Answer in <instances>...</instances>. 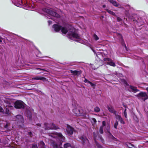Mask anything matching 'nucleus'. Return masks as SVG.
<instances>
[{"mask_svg":"<svg viewBox=\"0 0 148 148\" xmlns=\"http://www.w3.org/2000/svg\"><path fill=\"white\" fill-rule=\"evenodd\" d=\"M53 27L54 29V30L56 32H58L60 30L61 32L65 34L68 31L66 27H62L58 25H54L53 26Z\"/></svg>","mask_w":148,"mask_h":148,"instance_id":"nucleus-1","label":"nucleus"},{"mask_svg":"<svg viewBox=\"0 0 148 148\" xmlns=\"http://www.w3.org/2000/svg\"><path fill=\"white\" fill-rule=\"evenodd\" d=\"M136 96L144 101L148 99V96L147 93L143 92H140Z\"/></svg>","mask_w":148,"mask_h":148,"instance_id":"nucleus-2","label":"nucleus"},{"mask_svg":"<svg viewBox=\"0 0 148 148\" xmlns=\"http://www.w3.org/2000/svg\"><path fill=\"white\" fill-rule=\"evenodd\" d=\"M68 35L69 38L75 41H77V39H79V36L75 32H72L71 30L69 32Z\"/></svg>","mask_w":148,"mask_h":148,"instance_id":"nucleus-3","label":"nucleus"},{"mask_svg":"<svg viewBox=\"0 0 148 148\" xmlns=\"http://www.w3.org/2000/svg\"><path fill=\"white\" fill-rule=\"evenodd\" d=\"M44 12L47 13L51 15L58 18L60 17V15L55 12L48 9L45 8L43 10Z\"/></svg>","mask_w":148,"mask_h":148,"instance_id":"nucleus-4","label":"nucleus"},{"mask_svg":"<svg viewBox=\"0 0 148 148\" xmlns=\"http://www.w3.org/2000/svg\"><path fill=\"white\" fill-rule=\"evenodd\" d=\"M14 107L16 108H24L23 102L21 101H17L14 103Z\"/></svg>","mask_w":148,"mask_h":148,"instance_id":"nucleus-5","label":"nucleus"},{"mask_svg":"<svg viewBox=\"0 0 148 148\" xmlns=\"http://www.w3.org/2000/svg\"><path fill=\"white\" fill-rule=\"evenodd\" d=\"M49 136L53 138H56L57 136H59L60 140L62 141H63L65 139V137L60 133H56L55 134H50Z\"/></svg>","mask_w":148,"mask_h":148,"instance_id":"nucleus-6","label":"nucleus"},{"mask_svg":"<svg viewBox=\"0 0 148 148\" xmlns=\"http://www.w3.org/2000/svg\"><path fill=\"white\" fill-rule=\"evenodd\" d=\"M45 127V129L47 130L49 129H54L56 130L57 129V127L54 124H52L51 126H50V125L48 124L45 123L44 124Z\"/></svg>","mask_w":148,"mask_h":148,"instance_id":"nucleus-7","label":"nucleus"},{"mask_svg":"<svg viewBox=\"0 0 148 148\" xmlns=\"http://www.w3.org/2000/svg\"><path fill=\"white\" fill-rule=\"evenodd\" d=\"M3 101L5 103L6 106L8 107H12V104L11 101L8 98H5Z\"/></svg>","mask_w":148,"mask_h":148,"instance_id":"nucleus-8","label":"nucleus"},{"mask_svg":"<svg viewBox=\"0 0 148 148\" xmlns=\"http://www.w3.org/2000/svg\"><path fill=\"white\" fill-rule=\"evenodd\" d=\"M129 89H130L129 90L132 92L136 93L137 92L139 91V90L138 89L137 87L132 86H130Z\"/></svg>","mask_w":148,"mask_h":148,"instance_id":"nucleus-9","label":"nucleus"},{"mask_svg":"<svg viewBox=\"0 0 148 148\" xmlns=\"http://www.w3.org/2000/svg\"><path fill=\"white\" fill-rule=\"evenodd\" d=\"M73 111L75 115L77 116L80 115L82 114V111L77 108L74 109Z\"/></svg>","mask_w":148,"mask_h":148,"instance_id":"nucleus-10","label":"nucleus"},{"mask_svg":"<svg viewBox=\"0 0 148 148\" xmlns=\"http://www.w3.org/2000/svg\"><path fill=\"white\" fill-rule=\"evenodd\" d=\"M70 72L71 73H73V75H77L78 76H79V75H80L81 73V71L76 70L73 71L72 70H71Z\"/></svg>","mask_w":148,"mask_h":148,"instance_id":"nucleus-11","label":"nucleus"},{"mask_svg":"<svg viewBox=\"0 0 148 148\" xmlns=\"http://www.w3.org/2000/svg\"><path fill=\"white\" fill-rule=\"evenodd\" d=\"M107 108L110 112L113 113L114 114H116V112L114 110L113 107L108 106Z\"/></svg>","mask_w":148,"mask_h":148,"instance_id":"nucleus-12","label":"nucleus"},{"mask_svg":"<svg viewBox=\"0 0 148 148\" xmlns=\"http://www.w3.org/2000/svg\"><path fill=\"white\" fill-rule=\"evenodd\" d=\"M67 133L70 134H72L73 133V129L69 126H68L66 129Z\"/></svg>","mask_w":148,"mask_h":148,"instance_id":"nucleus-13","label":"nucleus"},{"mask_svg":"<svg viewBox=\"0 0 148 148\" xmlns=\"http://www.w3.org/2000/svg\"><path fill=\"white\" fill-rule=\"evenodd\" d=\"M106 60L107 61V63L108 64L113 66H115V63L112 62V60L109 58H107L106 59Z\"/></svg>","mask_w":148,"mask_h":148,"instance_id":"nucleus-14","label":"nucleus"},{"mask_svg":"<svg viewBox=\"0 0 148 148\" xmlns=\"http://www.w3.org/2000/svg\"><path fill=\"white\" fill-rule=\"evenodd\" d=\"M81 140L83 141V143L84 144L88 143V140L85 137L82 136L81 137Z\"/></svg>","mask_w":148,"mask_h":148,"instance_id":"nucleus-15","label":"nucleus"},{"mask_svg":"<svg viewBox=\"0 0 148 148\" xmlns=\"http://www.w3.org/2000/svg\"><path fill=\"white\" fill-rule=\"evenodd\" d=\"M33 79H35V80H43V81H45L46 80V79L43 77H40L39 76H37L33 78Z\"/></svg>","mask_w":148,"mask_h":148,"instance_id":"nucleus-16","label":"nucleus"},{"mask_svg":"<svg viewBox=\"0 0 148 148\" xmlns=\"http://www.w3.org/2000/svg\"><path fill=\"white\" fill-rule=\"evenodd\" d=\"M111 3H112L114 6H117L119 5L117 4V2L113 0H108Z\"/></svg>","mask_w":148,"mask_h":148,"instance_id":"nucleus-17","label":"nucleus"},{"mask_svg":"<svg viewBox=\"0 0 148 148\" xmlns=\"http://www.w3.org/2000/svg\"><path fill=\"white\" fill-rule=\"evenodd\" d=\"M39 145L40 147L42 148H45V144L42 141H40L39 143Z\"/></svg>","mask_w":148,"mask_h":148,"instance_id":"nucleus-18","label":"nucleus"},{"mask_svg":"<svg viewBox=\"0 0 148 148\" xmlns=\"http://www.w3.org/2000/svg\"><path fill=\"white\" fill-rule=\"evenodd\" d=\"M107 11L110 14L114 16L115 15V14L113 12L108 9H107Z\"/></svg>","mask_w":148,"mask_h":148,"instance_id":"nucleus-19","label":"nucleus"},{"mask_svg":"<svg viewBox=\"0 0 148 148\" xmlns=\"http://www.w3.org/2000/svg\"><path fill=\"white\" fill-rule=\"evenodd\" d=\"M115 115L116 116V118L117 119H118L119 121L122 118L120 115H116V114Z\"/></svg>","mask_w":148,"mask_h":148,"instance_id":"nucleus-20","label":"nucleus"},{"mask_svg":"<svg viewBox=\"0 0 148 148\" xmlns=\"http://www.w3.org/2000/svg\"><path fill=\"white\" fill-rule=\"evenodd\" d=\"M94 110L95 112H98L100 111V109L98 107H96L94 108Z\"/></svg>","mask_w":148,"mask_h":148,"instance_id":"nucleus-21","label":"nucleus"},{"mask_svg":"<svg viewBox=\"0 0 148 148\" xmlns=\"http://www.w3.org/2000/svg\"><path fill=\"white\" fill-rule=\"evenodd\" d=\"M70 146L71 145L69 143H67L64 144V147L65 148H67Z\"/></svg>","mask_w":148,"mask_h":148,"instance_id":"nucleus-22","label":"nucleus"},{"mask_svg":"<svg viewBox=\"0 0 148 148\" xmlns=\"http://www.w3.org/2000/svg\"><path fill=\"white\" fill-rule=\"evenodd\" d=\"M123 114H124V115L125 117V118H127V113L126 112V108H125Z\"/></svg>","mask_w":148,"mask_h":148,"instance_id":"nucleus-23","label":"nucleus"},{"mask_svg":"<svg viewBox=\"0 0 148 148\" xmlns=\"http://www.w3.org/2000/svg\"><path fill=\"white\" fill-rule=\"evenodd\" d=\"M16 118L18 119V120H21L23 119V117L21 115H18L16 116Z\"/></svg>","mask_w":148,"mask_h":148,"instance_id":"nucleus-24","label":"nucleus"},{"mask_svg":"<svg viewBox=\"0 0 148 148\" xmlns=\"http://www.w3.org/2000/svg\"><path fill=\"white\" fill-rule=\"evenodd\" d=\"M128 147L130 148H135V147L131 144L129 143L127 145Z\"/></svg>","mask_w":148,"mask_h":148,"instance_id":"nucleus-25","label":"nucleus"},{"mask_svg":"<svg viewBox=\"0 0 148 148\" xmlns=\"http://www.w3.org/2000/svg\"><path fill=\"white\" fill-rule=\"evenodd\" d=\"M103 127H100V129H99V132L100 133L103 134Z\"/></svg>","mask_w":148,"mask_h":148,"instance_id":"nucleus-26","label":"nucleus"},{"mask_svg":"<svg viewBox=\"0 0 148 148\" xmlns=\"http://www.w3.org/2000/svg\"><path fill=\"white\" fill-rule=\"evenodd\" d=\"M93 37L94 39L96 40H97L99 39L98 37L96 34H94L93 35Z\"/></svg>","mask_w":148,"mask_h":148,"instance_id":"nucleus-27","label":"nucleus"},{"mask_svg":"<svg viewBox=\"0 0 148 148\" xmlns=\"http://www.w3.org/2000/svg\"><path fill=\"white\" fill-rule=\"evenodd\" d=\"M118 124V122L117 121H116V122L114 124V127H115V128H117Z\"/></svg>","mask_w":148,"mask_h":148,"instance_id":"nucleus-28","label":"nucleus"},{"mask_svg":"<svg viewBox=\"0 0 148 148\" xmlns=\"http://www.w3.org/2000/svg\"><path fill=\"white\" fill-rule=\"evenodd\" d=\"M52 146L53 148H57L58 147L56 143H54L53 145Z\"/></svg>","mask_w":148,"mask_h":148,"instance_id":"nucleus-29","label":"nucleus"},{"mask_svg":"<svg viewBox=\"0 0 148 148\" xmlns=\"http://www.w3.org/2000/svg\"><path fill=\"white\" fill-rule=\"evenodd\" d=\"M106 124V123L105 121H103L102 122V125L101 127H103L104 126H105Z\"/></svg>","mask_w":148,"mask_h":148,"instance_id":"nucleus-30","label":"nucleus"},{"mask_svg":"<svg viewBox=\"0 0 148 148\" xmlns=\"http://www.w3.org/2000/svg\"><path fill=\"white\" fill-rule=\"evenodd\" d=\"M120 122H121V123H123V124H125V122H124V121L123 119L122 118L120 120H119Z\"/></svg>","mask_w":148,"mask_h":148,"instance_id":"nucleus-31","label":"nucleus"},{"mask_svg":"<svg viewBox=\"0 0 148 148\" xmlns=\"http://www.w3.org/2000/svg\"><path fill=\"white\" fill-rule=\"evenodd\" d=\"M88 83H89L91 85V86H95V84H93L92 83V82H90V81H88Z\"/></svg>","mask_w":148,"mask_h":148,"instance_id":"nucleus-32","label":"nucleus"},{"mask_svg":"<svg viewBox=\"0 0 148 148\" xmlns=\"http://www.w3.org/2000/svg\"><path fill=\"white\" fill-rule=\"evenodd\" d=\"M36 69H39V70H43V71H46L45 69H40V68H36Z\"/></svg>","mask_w":148,"mask_h":148,"instance_id":"nucleus-33","label":"nucleus"},{"mask_svg":"<svg viewBox=\"0 0 148 148\" xmlns=\"http://www.w3.org/2000/svg\"><path fill=\"white\" fill-rule=\"evenodd\" d=\"M3 111V109L0 106V112H2Z\"/></svg>","mask_w":148,"mask_h":148,"instance_id":"nucleus-34","label":"nucleus"},{"mask_svg":"<svg viewBox=\"0 0 148 148\" xmlns=\"http://www.w3.org/2000/svg\"><path fill=\"white\" fill-rule=\"evenodd\" d=\"M84 82H88L89 81L88 80L86 79H85L84 80Z\"/></svg>","mask_w":148,"mask_h":148,"instance_id":"nucleus-35","label":"nucleus"},{"mask_svg":"<svg viewBox=\"0 0 148 148\" xmlns=\"http://www.w3.org/2000/svg\"><path fill=\"white\" fill-rule=\"evenodd\" d=\"M92 120H93V122L95 123H96V119L95 118H93L92 119Z\"/></svg>","mask_w":148,"mask_h":148,"instance_id":"nucleus-36","label":"nucleus"},{"mask_svg":"<svg viewBox=\"0 0 148 148\" xmlns=\"http://www.w3.org/2000/svg\"><path fill=\"white\" fill-rule=\"evenodd\" d=\"M117 20L119 21H121V18H120L119 17H117Z\"/></svg>","mask_w":148,"mask_h":148,"instance_id":"nucleus-37","label":"nucleus"},{"mask_svg":"<svg viewBox=\"0 0 148 148\" xmlns=\"http://www.w3.org/2000/svg\"><path fill=\"white\" fill-rule=\"evenodd\" d=\"M32 148H38L36 146L33 145Z\"/></svg>","mask_w":148,"mask_h":148,"instance_id":"nucleus-38","label":"nucleus"},{"mask_svg":"<svg viewBox=\"0 0 148 148\" xmlns=\"http://www.w3.org/2000/svg\"><path fill=\"white\" fill-rule=\"evenodd\" d=\"M48 22L49 25L51 24V21H48Z\"/></svg>","mask_w":148,"mask_h":148,"instance_id":"nucleus-39","label":"nucleus"},{"mask_svg":"<svg viewBox=\"0 0 148 148\" xmlns=\"http://www.w3.org/2000/svg\"><path fill=\"white\" fill-rule=\"evenodd\" d=\"M37 125L39 126H41V124L39 123L37 124Z\"/></svg>","mask_w":148,"mask_h":148,"instance_id":"nucleus-40","label":"nucleus"},{"mask_svg":"<svg viewBox=\"0 0 148 148\" xmlns=\"http://www.w3.org/2000/svg\"><path fill=\"white\" fill-rule=\"evenodd\" d=\"M105 7H106V5H103V8H105Z\"/></svg>","mask_w":148,"mask_h":148,"instance_id":"nucleus-41","label":"nucleus"},{"mask_svg":"<svg viewBox=\"0 0 148 148\" xmlns=\"http://www.w3.org/2000/svg\"><path fill=\"white\" fill-rule=\"evenodd\" d=\"M97 146L98 147H99V145L97 143Z\"/></svg>","mask_w":148,"mask_h":148,"instance_id":"nucleus-42","label":"nucleus"},{"mask_svg":"<svg viewBox=\"0 0 148 148\" xmlns=\"http://www.w3.org/2000/svg\"><path fill=\"white\" fill-rule=\"evenodd\" d=\"M2 41V40L0 39V42H1Z\"/></svg>","mask_w":148,"mask_h":148,"instance_id":"nucleus-43","label":"nucleus"},{"mask_svg":"<svg viewBox=\"0 0 148 148\" xmlns=\"http://www.w3.org/2000/svg\"><path fill=\"white\" fill-rule=\"evenodd\" d=\"M0 38H2V37L0 36Z\"/></svg>","mask_w":148,"mask_h":148,"instance_id":"nucleus-44","label":"nucleus"}]
</instances>
